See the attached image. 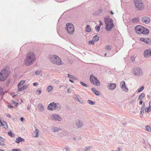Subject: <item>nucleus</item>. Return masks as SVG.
Returning <instances> with one entry per match:
<instances>
[{
	"instance_id": "f704fd0d",
	"label": "nucleus",
	"mask_w": 151,
	"mask_h": 151,
	"mask_svg": "<svg viewBox=\"0 0 151 151\" xmlns=\"http://www.w3.org/2000/svg\"><path fill=\"white\" fill-rule=\"evenodd\" d=\"M51 119L52 120L55 121L56 120V117H55V114L52 115L50 117V119Z\"/></svg>"
},
{
	"instance_id": "b1692460",
	"label": "nucleus",
	"mask_w": 151,
	"mask_h": 151,
	"mask_svg": "<svg viewBox=\"0 0 151 151\" xmlns=\"http://www.w3.org/2000/svg\"><path fill=\"white\" fill-rule=\"evenodd\" d=\"M38 133H39V130L37 129H36L33 134V135L35 137H37L38 136Z\"/></svg>"
},
{
	"instance_id": "393cba45",
	"label": "nucleus",
	"mask_w": 151,
	"mask_h": 151,
	"mask_svg": "<svg viewBox=\"0 0 151 151\" xmlns=\"http://www.w3.org/2000/svg\"><path fill=\"white\" fill-rule=\"evenodd\" d=\"M38 108L40 111H43L44 107L41 104H40L38 105Z\"/></svg>"
},
{
	"instance_id": "bf43d9fd",
	"label": "nucleus",
	"mask_w": 151,
	"mask_h": 151,
	"mask_svg": "<svg viewBox=\"0 0 151 151\" xmlns=\"http://www.w3.org/2000/svg\"><path fill=\"white\" fill-rule=\"evenodd\" d=\"M71 92V89H70V88H69L68 89V92L69 93H70Z\"/></svg>"
},
{
	"instance_id": "338daca9",
	"label": "nucleus",
	"mask_w": 151,
	"mask_h": 151,
	"mask_svg": "<svg viewBox=\"0 0 151 151\" xmlns=\"http://www.w3.org/2000/svg\"><path fill=\"white\" fill-rule=\"evenodd\" d=\"M73 140L75 141L76 140V138L75 137H73Z\"/></svg>"
},
{
	"instance_id": "423d86ee",
	"label": "nucleus",
	"mask_w": 151,
	"mask_h": 151,
	"mask_svg": "<svg viewBox=\"0 0 151 151\" xmlns=\"http://www.w3.org/2000/svg\"><path fill=\"white\" fill-rule=\"evenodd\" d=\"M135 7L139 10H141L144 9L145 6L143 1L140 0H136L134 1Z\"/></svg>"
},
{
	"instance_id": "de8ad7c7",
	"label": "nucleus",
	"mask_w": 151,
	"mask_h": 151,
	"mask_svg": "<svg viewBox=\"0 0 151 151\" xmlns=\"http://www.w3.org/2000/svg\"><path fill=\"white\" fill-rule=\"evenodd\" d=\"M8 134L11 137L13 136V134L11 131H9L8 132Z\"/></svg>"
},
{
	"instance_id": "09e8293b",
	"label": "nucleus",
	"mask_w": 151,
	"mask_h": 151,
	"mask_svg": "<svg viewBox=\"0 0 151 151\" xmlns=\"http://www.w3.org/2000/svg\"><path fill=\"white\" fill-rule=\"evenodd\" d=\"M4 121H2L1 120V117H0V127L2 126V125L3 124V122H4Z\"/></svg>"
},
{
	"instance_id": "20e7f679",
	"label": "nucleus",
	"mask_w": 151,
	"mask_h": 151,
	"mask_svg": "<svg viewBox=\"0 0 151 151\" xmlns=\"http://www.w3.org/2000/svg\"><path fill=\"white\" fill-rule=\"evenodd\" d=\"M136 32L139 34H143L144 35H147L149 32V30L144 27L140 26H137L135 27Z\"/></svg>"
},
{
	"instance_id": "39448f33",
	"label": "nucleus",
	"mask_w": 151,
	"mask_h": 151,
	"mask_svg": "<svg viewBox=\"0 0 151 151\" xmlns=\"http://www.w3.org/2000/svg\"><path fill=\"white\" fill-rule=\"evenodd\" d=\"M9 74V72L7 70L5 69L2 70L0 73V81H5L8 77Z\"/></svg>"
},
{
	"instance_id": "c9c22d12",
	"label": "nucleus",
	"mask_w": 151,
	"mask_h": 151,
	"mask_svg": "<svg viewBox=\"0 0 151 151\" xmlns=\"http://www.w3.org/2000/svg\"><path fill=\"white\" fill-rule=\"evenodd\" d=\"M86 30V31L88 32H90L91 31L90 26L89 25H87Z\"/></svg>"
},
{
	"instance_id": "7c9ffc66",
	"label": "nucleus",
	"mask_w": 151,
	"mask_h": 151,
	"mask_svg": "<svg viewBox=\"0 0 151 151\" xmlns=\"http://www.w3.org/2000/svg\"><path fill=\"white\" fill-rule=\"evenodd\" d=\"M146 130L149 132H151V128L149 126L147 125L145 127Z\"/></svg>"
},
{
	"instance_id": "680f3d73",
	"label": "nucleus",
	"mask_w": 151,
	"mask_h": 151,
	"mask_svg": "<svg viewBox=\"0 0 151 151\" xmlns=\"http://www.w3.org/2000/svg\"><path fill=\"white\" fill-rule=\"evenodd\" d=\"M99 24L100 25V26H101V25H102L103 24H102V22H101L100 21H99Z\"/></svg>"
},
{
	"instance_id": "c756f323",
	"label": "nucleus",
	"mask_w": 151,
	"mask_h": 151,
	"mask_svg": "<svg viewBox=\"0 0 151 151\" xmlns=\"http://www.w3.org/2000/svg\"><path fill=\"white\" fill-rule=\"evenodd\" d=\"M99 37L97 35L94 36L93 38V40L94 41L97 42L99 40Z\"/></svg>"
},
{
	"instance_id": "13d9d810",
	"label": "nucleus",
	"mask_w": 151,
	"mask_h": 151,
	"mask_svg": "<svg viewBox=\"0 0 151 151\" xmlns=\"http://www.w3.org/2000/svg\"><path fill=\"white\" fill-rule=\"evenodd\" d=\"M30 106L28 105L27 107V109L28 110H29L30 109Z\"/></svg>"
},
{
	"instance_id": "f8f14e48",
	"label": "nucleus",
	"mask_w": 151,
	"mask_h": 151,
	"mask_svg": "<svg viewBox=\"0 0 151 151\" xmlns=\"http://www.w3.org/2000/svg\"><path fill=\"white\" fill-rule=\"evenodd\" d=\"M76 126L78 128H80L84 126V124L82 121L79 119L76 121Z\"/></svg>"
},
{
	"instance_id": "3c124183",
	"label": "nucleus",
	"mask_w": 151,
	"mask_h": 151,
	"mask_svg": "<svg viewBox=\"0 0 151 151\" xmlns=\"http://www.w3.org/2000/svg\"><path fill=\"white\" fill-rule=\"evenodd\" d=\"M18 87V90L19 91H22L23 90H24V89L22 88V87L21 88H19V87Z\"/></svg>"
},
{
	"instance_id": "9b49d317",
	"label": "nucleus",
	"mask_w": 151,
	"mask_h": 151,
	"mask_svg": "<svg viewBox=\"0 0 151 151\" xmlns=\"http://www.w3.org/2000/svg\"><path fill=\"white\" fill-rule=\"evenodd\" d=\"M107 86L109 89L113 90L116 88V85L114 83H108L107 84Z\"/></svg>"
},
{
	"instance_id": "f03ea898",
	"label": "nucleus",
	"mask_w": 151,
	"mask_h": 151,
	"mask_svg": "<svg viewBox=\"0 0 151 151\" xmlns=\"http://www.w3.org/2000/svg\"><path fill=\"white\" fill-rule=\"evenodd\" d=\"M48 58L50 62L53 64L58 65L61 64V60L57 55H50L49 56Z\"/></svg>"
},
{
	"instance_id": "6ab92c4d",
	"label": "nucleus",
	"mask_w": 151,
	"mask_h": 151,
	"mask_svg": "<svg viewBox=\"0 0 151 151\" xmlns=\"http://www.w3.org/2000/svg\"><path fill=\"white\" fill-rule=\"evenodd\" d=\"M24 139L20 137H18L15 140V142L17 143H19L22 142H24Z\"/></svg>"
},
{
	"instance_id": "49530a36",
	"label": "nucleus",
	"mask_w": 151,
	"mask_h": 151,
	"mask_svg": "<svg viewBox=\"0 0 151 151\" xmlns=\"http://www.w3.org/2000/svg\"><path fill=\"white\" fill-rule=\"evenodd\" d=\"M28 86V85H24L22 87V88H23L24 90L25 89H26L27 88Z\"/></svg>"
},
{
	"instance_id": "ea45409f",
	"label": "nucleus",
	"mask_w": 151,
	"mask_h": 151,
	"mask_svg": "<svg viewBox=\"0 0 151 151\" xmlns=\"http://www.w3.org/2000/svg\"><path fill=\"white\" fill-rule=\"evenodd\" d=\"M144 113V109H141L140 111V116L141 117H142L143 116V114Z\"/></svg>"
},
{
	"instance_id": "0e129e2a",
	"label": "nucleus",
	"mask_w": 151,
	"mask_h": 151,
	"mask_svg": "<svg viewBox=\"0 0 151 151\" xmlns=\"http://www.w3.org/2000/svg\"><path fill=\"white\" fill-rule=\"evenodd\" d=\"M142 103H143V101H142V100H140V101L139 102L140 104L141 105L142 104Z\"/></svg>"
},
{
	"instance_id": "f257e3e1",
	"label": "nucleus",
	"mask_w": 151,
	"mask_h": 151,
	"mask_svg": "<svg viewBox=\"0 0 151 151\" xmlns=\"http://www.w3.org/2000/svg\"><path fill=\"white\" fill-rule=\"evenodd\" d=\"M35 57L34 53L30 52L27 54L24 61V64L27 66L31 65L35 60Z\"/></svg>"
},
{
	"instance_id": "1a4fd4ad",
	"label": "nucleus",
	"mask_w": 151,
	"mask_h": 151,
	"mask_svg": "<svg viewBox=\"0 0 151 151\" xmlns=\"http://www.w3.org/2000/svg\"><path fill=\"white\" fill-rule=\"evenodd\" d=\"M90 80L91 82L94 85L98 86H99L100 84L99 81L92 75L90 76Z\"/></svg>"
},
{
	"instance_id": "7ed1b4c3",
	"label": "nucleus",
	"mask_w": 151,
	"mask_h": 151,
	"mask_svg": "<svg viewBox=\"0 0 151 151\" xmlns=\"http://www.w3.org/2000/svg\"><path fill=\"white\" fill-rule=\"evenodd\" d=\"M104 20L106 24V29L108 31L111 30L114 26L112 20L109 18H105Z\"/></svg>"
},
{
	"instance_id": "2eb2a0df",
	"label": "nucleus",
	"mask_w": 151,
	"mask_h": 151,
	"mask_svg": "<svg viewBox=\"0 0 151 151\" xmlns=\"http://www.w3.org/2000/svg\"><path fill=\"white\" fill-rule=\"evenodd\" d=\"M151 55V49L146 50L144 52V56L145 57L148 58Z\"/></svg>"
},
{
	"instance_id": "a878e982",
	"label": "nucleus",
	"mask_w": 151,
	"mask_h": 151,
	"mask_svg": "<svg viewBox=\"0 0 151 151\" xmlns=\"http://www.w3.org/2000/svg\"><path fill=\"white\" fill-rule=\"evenodd\" d=\"M55 121H61L62 120V118L59 115L55 114Z\"/></svg>"
},
{
	"instance_id": "72a5a7b5",
	"label": "nucleus",
	"mask_w": 151,
	"mask_h": 151,
	"mask_svg": "<svg viewBox=\"0 0 151 151\" xmlns=\"http://www.w3.org/2000/svg\"><path fill=\"white\" fill-rule=\"evenodd\" d=\"M2 126H3L4 128L5 129L8 128L7 123L5 122H3Z\"/></svg>"
},
{
	"instance_id": "603ef678",
	"label": "nucleus",
	"mask_w": 151,
	"mask_h": 151,
	"mask_svg": "<svg viewBox=\"0 0 151 151\" xmlns=\"http://www.w3.org/2000/svg\"><path fill=\"white\" fill-rule=\"evenodd\" d=\"M12 151H21L20 149H13L12 150Z\"/></svg>"
},
{
	"instance_id": "e433bc0d",
	"label": "nucleus",
	"mask_w": 151,
	"mask_h": 151,
	"mask_svg": "<svg viewBox=\"0 0 151 151\" xmlns=\"http://www.w3.org/2000/svg\"><path fill=\"white\" fill-rule=\"evenodd\" d=\"M111 48V46L110 45H107L105 47V49L106 50H110Z\"/></svg>"
},
{
	"instance_id": "412c9836",
	"label": "nucleus",
	"mask_w": 151,
	"mask_h": 151,
	"mask_svg": "<svg viewBox=\"0 0 151 151\" xmlns=\"http://www.w3.org/2000/svg\"><path fill=\"white\" fill-rule=\"evenodd\" d=\"M149 106L145 109V112H149L151 111V101H150L149 103Z\"/></svg>"
},
{
	"instance_id": "4d7b16f0",
	"label": "nucleus",
	"mask_w": 151,
	"mask_h": 151,
	"mask_svg": "<svg viewBox=\"0 0 151 151\" xmlns=\"http://www.w3.org/2000/svg\"><path fill=\"white\" fill-rule=\"evenodd\" d=\"M8 107L9 108H12L13 107V106L10 105H8Z\"/></svg>"
},
{
	"instance_id": "0eeeda50",
	"label": "nucleus",
	"mask_w": 151,
	"mask_h": 151,
	"mask_svg": "<svg viewBox=\"0 0 151 151\" xmlns=\"http://www.w3.org/2000/svg\"><path fill=\"white\" fill-rule=\"evenodd\" d=\"M142 69L139 67H136L133 68L132 73L137 76H139L142 74Z\"/></svg>"
},
{
	"instance_id": "6e6552de",
	"label": "nucleus",
	"mask_w": 151,
	"mask_h": 151,
	"mask_svg": "<svg viewBox=\"0 0 151 151\" xmlns=\"http://www.w3.org/2000/svg\"><path fill=\"white\" fill-rule=\"evenodd\" d=\"M67 31L69 34L72 35L74 31V28L73 25L71 23H67Z\"/></svg>"
},
{
	"instance_id": "69168bd1",
	"label": "nucleus",
	"mask_w": 151,
	"mask_h": 151,
	"mask_svg": "<svg viewBox=\"0 0 151 151\" xmlns=\"http://www.w3.org/2000/svg\"><path fill=\"white\" fill-rule=\"evenodd\" d=\"M66 150H67V151H70V149L69 148H67Z\"/></svg>"
},
{
	"instance_id": "052dcab7",
	"label": "nucleus",
	"mask_w": 151,
	"mask_h": 151,
	"mask_svg": "<svg viewBox=\"0 0 151 151\" xmlns=\"http://www.w3.org/2000/svg\"><path fill=\"white\" fill-rule=\"evenodd\" d=\"M6 116H7L9 118H11V116L10 115V114H6Z\"/></svg>"
},
{
	"instance_id": "774afa93",
	"label": "nucleus",
	"mask_w": 151,
	"mask_h": 151,
	"mask_svg": "<svg viewBox=\"0 0 151 151\" xmlns=\"http://www.w3.org/2000/svg\"><path fill=\"white\" fill-rule=\"evenodd\" d=\"M145 139H143V140H142V142H143V143H145Z\"/></svg>"
},
{
	"instance_id": "c85d7f7f",
	"label": "nucleus",
	"mask_w": 151,
	"mask_h": 151,
	"mask_svg": "<svg viewBox=\"0 0 151 151\" xmlns=\"http://www.w3.org/2000/svg\"><path fill=\"white\" fill-rule=\"evenodd\" d=\"M60 128H57L56 127H53L52 128V130L53 132H58V130H60Z\"/></svg>"
},
{
	"instance_id": "e2e57ef3",
	"label": "nucleus",
	"mask_w": 151,
	"mask_h": 151,
	"mask_svg": "<svg viewBox=\"0 0 151 151\" xmlns=\"http://www.w3.org/2000/svg\"><path fill=\"white\" fill-rule=\"evenodd\" d=\"M24 118L23 117H22L20 118V120L22 121H23V120H24Z\"/></svg>"
},
{
	"instance_id": "c03bdc74",
	"label": "nucleus",
	"mask_w": 151,
	"mask_h": 151,
	"mask_svg": "<svg viewBox=\"0 0 151 151\" xmlns=\"http://www.w3.org/2000/svg\"><path fill=\"white\" fill-rule=\"evenodd\" d=\"M94 41L93 40H90L88 42V43L89 45L92 44L93 45L94 43Z\"/></svg>"
},
{
	"instance_id": "ddd939ff",
	"label": "nucleus",
	"mask_w": 151,
	"mask_h": 151,
	"mask_svg": "<svg viewBox=\"0 0 151 151\" xmlns=\"http://www.w3.org/2000/svg\"><path fill=\"white\" fill-rule=\"evenodd\" d=\"M140 40L141 41L143 42L145 44H147L148 45H151V40L150 39L142 38L140 39Z\"/></svg>"
},
{
	"instance_id": "f3484780",
	"label": "nucleus",
	"mask_w": 151,
	"mask_h": 151,
	"mask_svg": "<svg viewBox=\"0 0 151 151\" xmlns=\"http://www.w3.org/2000/svg\"><path fill=\"white\" fill-rule=\"evenodd\" d=\"M55 107V103L52 102L49 105L47 109L50 110H54Z\"/></svg>"
},
{
	"instance_id": "79ce46f5",
	"label": "nucleus",
	"mask_w": 151,
	"mask_h": 151,
	"mask_svg": "<svg viewBox=\"0 0 151 151\" xmlns=\"http://www.w3.org/2000/svg\"><path fill=\"white\" fill-rule=\"evenodd\" d=\"M144 86H142L138 91V92L139 93L142 91L144 89Z\"/></svg>"
},
{
	"instance_id": "a211bd4d",
	"label": "nucleus",
	"mask_w": 151,
	"mask_h": 151,
	"mask_svg": "<svg viewBox=\"0 0 151 151\" xmlns=\"http://www.w3.org/2000/svg\"><path fill=\"white\" fill-rule=\"evenodd\" d=\"M68 77L69 78V81L72 83H74V82L72 80H76L77 79L76 77L70 74H68Z\"/></svg>"
},
{
	"instance_id": "4468645a",
	"label": "nucleus",
	"mask_w": 151,
	"mask_h": 151,
	"mask_svg": "<svg viewBox=\"0 0 151 151\" xmlns=\"http://www.w3.org/2000/svg\"><path fill=\"white\" fill-rule=\"evenodd\" d=\"M73 98L74 100L79 102L81 104H83L84 103V101L83 99H79L78 95H74L73 96Z\"/></svg>"
},
{
	"instance_id": "2f4dec72",
	"label": "nucleus",
	"mask_w": 151,
	"mask_h": 151,
	"mask_svg": "<svg viewBox=\"0 0 151 151\" xmlns=\"http://www.w3.org/2000/svg\"><path fill=\"white\" fill-rule=\"evenodd\" d=\"M145 94L144 93H142L139 96V99L140 100H141L145 96Z\"/></svg>"
},
{
	"instance_id": "5701e85b",
	"label": "nucleus",
	"mask_w": 151,
	"mask_h": 151,
	"mask_svg": "<svg viewBox=\"0 0 151 151\" xmlns=\"http://www.w3.org/2000/svg\"><path fill=\"white\" fill-rule=\"evenodd\" d=\"M4 139L0 136V145H4Z\"/></svg>"
},
{
	"instance_id": "dca6fc26",
	"label": "nucleus",
	"mask_w": 151,
	"mask_h": 151,
	"mask_svg": "<svg viewBox=\"0 0 151 151\" xmlns=\"http://www.w3.org/2000/svg\"><path fill=\"white\" fill-rule=\"evenodd\" d=\"M142 20L143 22L145 24H148L150 21V18L147 17H143L142 18Z\"/></svg>"
},
{
	"instance_id": "cd10ccee",
	"label": "nucleus",
	"mask_w": 151,
	"mask_h": 151,
	"mask_svg": "<svg viewBox=\"0 0 151 151\" xmlns=\"http://www.w3.org/2000/svg\"><path fill=\"white\" fill-rule=\"evenodd\" d=\"M92 148L93 147L92 146H87L85 147L84 150L86 151H90Z\"/></svg>"
},
{
	"instance_id": "4be33fe9",
	"label": "nucleus",
	"mask_w": 151,
	"mask_h": 151,
	"mask_svg": "<svg viewBox=\"0 0 151 151\" xmlns=\"http://www.w3.org/2000/svg\"><path fill=\"white\" fill-rule=\"evenodd\" d=\"M91 90L92 91L96 96H98L100 95L99 92L97 91L96 90L94 89V88H92Z\"/></svg>"
},
{
	"instance_id": "864d4df0",
	"label": "nucleus",
	"mask_w": 151,
	"mask_h": 151,
	"mask_svg": "<svg viewBox=\"0 0 151 151\" xmlns=\"http://www.w3.org/2000/svg\"><path fill=\"white\" fill-rule=\"evenodd\" d=\"M11 102L12 104H16V105L18 104L15 101L13 100L12 101H11Z\"/></svg>"
},
{
	"instance_id": "aec40b11",
	"label": "nucleus",
	"mask_w": 151,
	"mask_h": 151,
	"mask_svg": "<svg viewBox=\"0 0 151 151\" xmlns=\"http://www.w3.org/2000/svg\"><path fill=\"white\" fill-rule=\"evenodd\" d=\"M54 110L56 111H58L61 109L60 105L58 103H55Z\"/></svg>"
},
{
	"instance_id": "bb28decb",
	"label": "nucleus",
	"mask_w": 151,
	"mask_h": 151,
	"mask_svg": "<svg viewBox=\"0 0 151 151\" xmlns=\"http://www.w3.org/2000/svg\"><path fill=\"white\" fill-rule=\"evenodd\" d=\"M52 88H53L52 86L50 85H49L47 87L46 90L49 92H50L52 91Z\"/></svg>"
},
{
	"instance_id": "473e14b6",
	"label": "nucleus",
	"mask_w": 151,
	"mask_h": 151,
	"mask_svg": "<svg viewBox=\"0 0 151 151\" xmlns=\"http://www.w3.org/2000/svg\"><path fill=\"white\" fill-rule=\"evenodd\" d=\"M5 93L3 89L1 87H0V95H4Z\"/></svg>"
},
{
	"instance_id": "6e6d98bb",
	"label": "nucleus",
	"mask_w": 151,
	"mask_h": 151,
	"mask_svg": "<svg viewBox=\"0 0 151 151\" xmlns=\"http://www.w3.org/2000/svg\"><path fill=\"white\" fill-rule=\"evenodd\" d=\"M37 94L38 95H39L41 93V91L40 90L37 91Z\"/></svg>"
},
{
	"instance_id": "8fccbe9b",
	"label": "nucleus",
	"mask_w": 151,
	"mask_h": 151,
	"mask_svg": "<svg viewBox=\"0 0 151 151\" xmlns=\"http://www.w3.org/2000/svg\"><path fill=\"white\" fill-rule=\"evenodd\" d=\"M145 103H143V104L142 106V107H141V109H145Z\"/></svg>"
},
{
	"instance_id": "37998d69",
	"label": "nucleus",
	"mask_w": 151,
	"mask_h": 151,
	"mask_svg": "<svg viewBox=\"0 0 151 151\" xmlns=\"http://www.w3.org/2000/svg\"><path fill=\"white\" fill-rule=\"evenodd\" d=\"M80 83L82 86L86 87H88L87 85L85 83H83V82L80 81Z\"/></svg>"
},
{
	"instance_id": "9d476101",
	"label": "nucleus",
	"mask_w": 151,
	"mask_h": 151,
	"mask_svg": "<svg viewBox=\"0 0 151 151\" xmlns=\"http://www.w3.org/2000/svg\"><path fill=\"white\" fill-rule=\"evenodd\" d=\"M120 86L122 91L127 92L128 91V89L126 86L125 82L124 81H122L120 82Z\"/></svg>"
},
{
	"instance_id": "4c0bfd02",
	"label": "nucleus",
	"mask_w": 151,
	"mask_h": 151,
	"mask_svg": "<svg viewBox=\"0 0 151 151\" xmlns=\"http://www.w3.org/2000/svg\"><path fill=\"white\" fill-rule=\"evenodd\" d=\"M87 102L90 104L94 105L95 104L94 102L91 101L90 100H88L87 101Z\"/></svg>"
},
{
	"instance_id": "58836bf2",
	"label": "nucleus",
	"mask_w": 151,
	"mask_h": 151,
	"mask_svg": "<svg viewBox=\"0 0 151 151\" xmlns=\"http://www.w3.org/2000/svg\"><path fill=\"white\" fill-rule=\"evenodd\" d=\"M25 82V81H21L18 84V87L20 86L23 84Z\"/></svg>"
},
{
	"instance_id": "a18cd8bd",
	"label": "nucleus",
	"mask_w": 151,
	"mask_h": 151,
	"mask_svg": "<svg viewBox=\"0 0 151 151\" xmlns=\"http://www.w3.org/2000/svg\"><path fill=\"white\" fill-rule=\"evenodd\" d=\"M41 73V72L39 70H37L35 72V73L36 75H38L40 74Z\"/></svg>"
},
{
	"instance_id": "a19ab883",
	"label": "nucleus",
	"mask_w": 151,
	"mask_h": 151,
	"mask_svg": "<svg viewBox=\"0 0 151 151\" xmlns=\"http://www.w3.org/2000/svg\"><path fill=\"white\" fill-rule=\"evenodd\" d=\"M95 30L97 32H98L99 31L100 29V26H96L95 27Z\"/></svg>"
},
{
	"instance_id": "5fc2aeb1",
	"label": "nucleus",
	"mask_w": 151,
	"mask_h": 151,
	"mask_svg": "<svg viewBox=\"0 0 151 151\" xmlns=\"http://www.w3.org/2000/svg\"><path fill=\"white\" fill-rule=\"evenodd\" d=\"M33 85L34 86H36L38 85V83L37 82L34 83H33Z\"/></svg>"
}]
</instances>
